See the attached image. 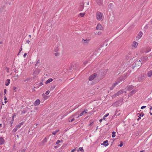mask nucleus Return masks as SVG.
Instances as JSON below:
<instances>
[{
  "instance_id": "26",
  "label": "nucleus",
  "mask_w": 152,
  "mask_h": 152,
  "mask_svg": "<svg viewBox=\"0 0 152 152\" xmlns=\"http://www.w3.org/2000/svg\"><path fill=\"white\" fill-rule=\"evenodd\" d=\"M85 12L83 13H80L79 14V15L81 17H83L85 16Z\"/></svg>"
},
{
  "instance_id": "37",
  "label": "nucleus",
  "mask_w": 152,
  "mask_h": 152,
  "mask_svg": "<svg viewBox=\"0 0 152 152\" xmlns=\"http://www.w3.org/2000/svg\"><path fill=\"white\" fill-rule=\"evenodd\" d=\"M151 51V49L149 48H148V50H147L145 52V53H148L149 51Z\"/></svg>"
},
{
  "instance_id": "40",
  "label": "nucleus",
  "mask_w": 152,
  "mask_h": 152,
  "mask_svg": "<svg viewBox=\"0 0 152 152\" xmlns=\"http://www.w3.org/2000/svg\"><path fill=\"white\" fill-rule=\"evenodd\" d=\"M117 113H115V115H116V116H119L120 115V113H118L117 114Z\"/></svg>"
},
{
  "instance_id": "11",
  "label": "nucleus",
  "mask_w": 152,
  "mask_h": 152,
  "mask_svg": "<svg viewBox=\"0 0 152 152\" xmlns=\"http://www.w3.org/2000/svg\"><path fill=\"white\" fill-rule=\"evenodd\" d=\"M40 102V100L38 99L34 103V105L35 106H37L39 105Z\"/></svg>"
},
{
  "instance_id": "25",
  "label": "nucleus",
  "mask_w": 152,
  "mask_h": 152,
  "mask_svg": "<svg viewBox=\"0 0 152 152\" xmlns=\"http://www.w3.org/2000/svg\"><path fill=\"white\" fill-rule=\"evenodd\" d=\"M109 115L108 113L106 114L103 117V119L104 120H105V118L108 116Z\"/></svg>"
},
{
  "instance_id": "36",
  "label": "nucleus",
  "mask_w": 152,
  "mask_h": 152,
  "mask_svg": "<svg viewBox=\"0 0 152 152\" xmlns=\"http://www.w3.org/2000/svg\"><path fill=\"white\" fill-rule=\"evenodd\" d=\"M113 5V4L112 3H110L108 6V7H112Z\"/></svg>"
},
{
  "instance_id": "12",
  "label": "nucleus",
  "mask_w": 152,
  "mask_h": 152,
  "mask_svg": "<svg viewBox=\"0 0 152 152\" xmlns=\"http://www.w3.org/2000/svg\"><path fill=\"white\" fill-rule=\"evenodd\" d=\"M102 28H103L102 25L99 23L98 24L97 26L96 27V29L102 30Z\"/></svg>"
},
{
  "instance_id": "56",
  "label": "nucleus",
  "mask_w": 152,
  "mask_h": 152,
  "mask_svg": "<svg viewBox=\"0 0 152 152\" xmlns=\"http://www.w3.org/2000/svg\"><path fill=\"white\" fill-rule=\"evenodd\" d=\"M139 117V118H138L137 119V121H139V120L140 119V118H140V117Z\"/></svg>"
},
{
  "instance_id": "28",
  "label": "nucleus",
  "mask_w": 152,
  "mask_h": 152,
  "mask_svg": "<svg viewBox=\"0 0 152 152\" xmlns=\"http://www.w3.org/2000/svg\"><path fill=\"white\" fill-rule=\"evenodd\" d=\"M115 132H112V137H114L115 136Z\"/></svg>"
},
{
  "instance_id": "39",
  "label": "nucleus",
  "mask_w": 152,
  "mask_h": 152,
  "mask_svg": "<svg viewBox=\"0 0 152 152\" xmlns=\"http://www.w3.org/2000/svg\"><path fill=\"white\" fill-rule=\"evenodd\" d=\"M17 89V88L15 87L14 86L13 88V90L15 91H16V89Z\"/></svg>"
},
{
  "instance_id": "10",
  "label": "nucleus",
  "mask_w": 152,
  "mask_h": 152,
  "mask_svg": "<svg viewBox=\"0 0 152 152\" xmlns=\"http://www.w3.org/2000/svg\"><path fill=\"white\" fill-rule=\"evenodd\" d=\"M120 83L119 81H118V82H116L112 86V87H110V89L111 90H112L119 83Z\"/></svg>"
},
{
  "instance_id": "21",
  "label": "nucleus",
  "mask_w": 152,
  "mask_h": 152,
  "mask_svg": "<svg viewBox=\"0 0 152 152\" xmlns=\"http://www.w3.org/2000/svg\"><path fill=\"white\" fill-rule=\"evenodd\" d=\"M53 80V79L52 78H50L48 79L47 80L45 83L46 84H48L49 83H50V82L52 81Z\"/></svg>"
},
{
  "instance_id": "13",
  "label": "nucleus",
  "mask_w": 152,
  "mask_h": 152,
  "mask_svg": "<svg viewBox=\"0 0 152 152\" xmlns=\"http://www.w3.org/2000/svg\"><path fill=\"white\" fill-rule=\"evenodd\" d=\"M96 2L99 5H101L102 4L103 0H96Z\"/></svg>"
},
{
  "instance_id": "33",
  "label": "nucleus",
  "mask_w": 152,
  "mask_h": 152,
  "mask_svg": "<svg viewBox=\"0 0 152 152\" xmlns=\"http://www.w3.org/2000/svg\"><path fill=\"white\" fill-rule=\"evenodd\" d=\"M62 140L60 141V140H57V141H56V144H58V143H59L60 142H62Z\"/></svg>"
},
{
  "instance_id": "22",
  "label": "nucleus",
  "mask_w": 152,
  "mask_h": 152,
  "mask_svg": "<svg viewBox=\"0 0 152 152\" xmlns=\"http://www.w3.org/2000/svg\"><path fill=\"white\" fill-rule=\"evenodd\" d=\"M77 151L78 152H83L84 150L82 147H80Z\"/></svg>"
},
{
  "instance_id": "41",
  "label": "nucleus",
  "mask_w": 152,
  "mask_h": 152,
  "mask_svg": "<svg viewBox=\"0 0 152 152\" xmlns=\"http://www.w3.org/2000/svg\"><path fill=\"white\" fill-rule=\"evenodd\" d=\"M97 34L98 35H100L101 34L102 32H100V31H99V32H98Z\"/></svg>"
},
{
  "instance_id": "55",
  "label": "nucleus",
  "mask_w": 152,
  "mask_h": 152,
  "mask_svg": "<svg viewBox=\"0 0 152 152\" xmlns=\"http://www.w3.org/2000/svg\"><path fill=\"white\" fill-rule=\"evenodd\" d=\"M102 119H100L99 121L101 122L102 121Z\"/></svg>"
},
{
  "instance_id": "47",
  "label": "nucleus",
  "mask_w": 152,
  "mask_h": 152,
  "mask_svg": "<svg viewBox=\"0 0 152 152\" xmlns=\"http://www.w3.org/2000/svg\"><path fill=\"white\" fill-rule=\"evenodd\" d=\"M27 55V54L26 53H25L23 55V57H24L25 58L26 57V56Z\"/></svg>"
},
{
  "instance_id": "1",
  "label": "nucleus",
  "mask_w": 152,
  "mask_h": 152,
  "mask_svg": "<svg viewBox=\"0 0 152 152\" xmlns=\"http://www.w3.org/2000/svg\"><path fill=\"white\" fill-rule=\"evenodd\" d=\"M96 19L98 20L102 21L104 19V16L103 13L99 12H97L96 14Z\"/></svg>"
},
{
  "instance_id": "58",
  "label": "nucleus",
  "mask_w": 152,
  "mask_h": 152,
  "mask_svg": "<svg viewBox=\"0 0 152 152\" xmlns=\"http://www.w3.org/2000/svg\"><path fill=\"white\" fill-rule=\"evenodd\" d=\"M145 151L144 150H142L140 152H144Z\"/></svg>"
},
{
  "instance_id": "2",
  "label": "nucleus",
  "mask_w": 152,
  "mask_h": 152,
  "mask_svg": "<svg viewBox=\"0 0 152 152\" xmlns=\"http://www.w3.org/2000/svg\"><path fill=\"white\" fill-rule=\"evenodd\" d=\"M90 39H83L82 40V42L83 44L84 45L88 44L90 42Z\"/></svg>"
},
{
  "instance_id": "62",
  "label": "nucleus",
  "mask_w": 152,
  "mask_h": 152,
  "mask_svg": "<svg viewBox=\"0 0 152 152\" xmlns=\"http://www.w3.org/2000/svg\"><path fill=\"white\" fill-rule=\"evenodd\" d=\"M72 67H71V68L69 69L71 70L72 69Z\"/></svg>"
},
{
  "instance_id": "50",
  "label": "nucleus",
  "mask_w": 152,
  "mask_h": 152,
  "mask_svg": "<svg viewBox=\"0 0 152 152\" xmlns=\"http://www.w3.org/2000/svg\"><path fill=\"white\" fill-rule=\"evenodd\" d=\"M34 73H35L36 74H37L38 73H37V72L36 70H35L34 72Z\"/></svg>"
},
{
  "instance_id": "52",
  "label": "nucleus",
  "mask_w": 152,
  "mask_h": 152,
  "mask_svg": "<svg viewBox=\"0 0 152 152\" xmlns=\"http://www.w3.org/2000/svg\"><path fill=\"white\" fill-rule=\"evenodd\" d=\"M14 116H12V121H14Z\"/></svg>"
},
{
  "instance_id": "31",
  "label": "nucleus",
  "mask_w": 152,
  "mask_h": 152,
  "mask_svg": "<svg viewBox=\"0 0 152 152\" xmlns=\"http://www.w3.org/2000/svg\"><path fill=\"white\" fill-rule=\"evenodd\" d=\"M59 54H60L59 53H58V52L56 53H55V56H59Z\"/></svg>"
},
{
  "instance_id": "24",
  "label": "nucleus",
  "mask_w": 152,
  "mask_h": 152,
  "mask_svg": "<svg viewBox=\"0 0 152 152\" xmlns=\"http://www.w3.org/2000/svg\"><path fill=\"white\" fill-rule=\"evenodd\" d=\"M136 92V91L134 90H133L131 92L130 95L131 96H132Z\"/></svg>"
},
{
  "instance_id": "18",
  "label": "nucleus",
  "mask_w": 152,
  "mask_h": 152,
  "mask_svg": "<svg viewBox=\"0 0 152 152\" xmlns=\"http://www.w3.org/2000/svg\"><path fill=\"white\" fill-rule=\"evenodd\" d=\"M10 83V80L9 79H7L6 81L5 85L6 86H8L9 85Z\"/></svg>"
},
{
  "instance_id": "54",
  "label": "nucleus",
  "mask_w": 152,
  "mask_h": 152,
  "mask_svg": "<svg viewBox=\"0 0 152 152\" xmlns=\"http://www.w3.org/2000/svg\"><path fill=\"white\" fill-rule=\"evenodd\" d=\"M13 122V121H10V123H11V126H12V124Z\"/></svg>"
},
{
  "instance_id": "8",
  "label": "nucleus",
  "mask_w": 152,
  "mask_h": 152,
  "mask_svg": "<svg viewBox=\"0 0 152 152\" xmlns=\"http://www.w3.org/2000/svg\"><path fill=\"white\" fill-rule=\"evenodd\" d=\"M123 93V91L122 90H121L119 91L117 93L115 94L113 96L115 97L118 96H119L121 95V94H122Z\"/></svg>"
},
{
  "instance_id": "59",
  "label": "nucleus",
  "mask_w": 152,
  "mask_h": 152,
  "mask_svg": "<svg viewBox=\"0 0 152 152\" xmlns=\"http://www.w3.org/2000/svg\"><path fill=\"white\" fill-rule=\"evenodd\" d=\"M7 99V98L5 97V98L4 99V100H6Z\"/></svg>"
},
{
  "instance_id": "9",
  "label": "nucleus",
  "mask_w": 152,
  "mask_h": 152,
  "mask_svg": "<svg viewBox=\"0 0 152 152\" xmlns=\"http://www.w3.org/2000/svg\"><path fill=\"white\" fill-rule=\"evenodd\" d=\"M138 45V43L135 41H133L132 44V46L134 48H137Z\"/></svg>"
},
{
  "instance_id": "51",
  "label": "nucleus",
  "mask_w": 152,
  "mask_h": 152,
  "mask_svg": "<svg viewBox=\"0 0 152 152\" xmlns=\"http://www.w3.org/2000/svg\"><path fill=\"white\" fill-rule=\"evenodd\" d=\"M43 85V83H42V82H41L40 83L39 86H42V85Z\"/></svg>"
},
{
  "instance_id": "42",
  "label": "nucleus",
  "mask_w": 152,
  "mask_h": 152,
  "mask_svg": "<svg viewBox=\"0 0 152 152\" xmlns=\"http://www.w3.org/2000/svg\"><path fill=\"white\" fill-rule=\"evenodd\" d=\"M146 107V106H142L141 108V109H144V108H145Z\"/></svg>"
},
{
  "instance_id": "4",
  "label": "nucleus",
  "mask_w": 152,
  "mask_h": 152,
  "mask_svg": "<svg viewBox=\"0 0 152 152\" xmlns=\"http://www.w3.org/2000/svg\"><path fill=\"white\" fill-rule=\"evenodd\" d=\"M135 66H141L142 63L140 60L136 61L135 62Z\"/></svg>"
},
{
  "instance_id": "3",
  "label": "nucleus",
  "mask_w": 152,
  "mask_h": 152,
  "mask_svg": "<svg viewBox=\"0 0 152 152\" xmlns=\"http://www.w3.org/2000/svg\"><path fill=\"white\" fill-rule=\"evenodd\" d=\"M97 74L96 73H94L92 75L89 76V80L90 81H91L93 80L96 76Z\"/></svg>"
},
{
  "instance_id": "30",
  "label": "nucleus",
  "mask_w": 152,
  "mask_h": 152,
  "mask_svg": "<svg viewBox=\"0 0 152 152\" xmlns=\"http://www.w3.org/2000/svg\"><path fill=\"white\" fill-rule=\"evenodd\" d=\"M55 86H51V87L50 88V90L51 91L53 90L54 89V88H55Z\"/></svg>"
},
{
  "instance_id": "20",
  "label": "nucleus",
  "mask_w": 152,
  "mask_h": 152,
  "mask_svg": "<svg viewBox=\"0 0 152 152\" xmlns=\"http://www.w3.org/2000/svg\"><path fill=\"white\" fill-rule=\"evenodd\" d=\"M103 144L105 146H107L108 145V141L106 140L103 142Z\"/></svg>"
},
{
  "instance_id": "5",
  "label": "nucleus",
  "mask_w": 152,
  "mask_h": 152,
  "mask_svg": "<svg viewBox=\"0 0 152 152\" xmlns=\"http://www.w3.org/2000/svg\"><path fill=\"white\" fill-rule=\"evenodd\" d=\"M142 33L141 32H140L138 35L136 37V40L137 41L139 40L140 38L142 37Z\"/></svg>"
},
{
  "instance_id": "44",
  "label": "nucleus",
  "mask_w": 152,
  "mask_h": 152,
  "mask_svg": "<svg viewBox=\"0 0 152 152\" xmlns=\"http://www.w3.org/2000/svg\"><path fill=\"white\" fill-rule=\"evenodd\" d=\"M26 111L25 110H23V111L22 112V113H26Z\"/></svg>"
},
{
  "instance_id": "48",
  "label": "nucleus",
  "mask_w": 152,
  "mask_h": 152,
  "mask_svg": "<svg viewBox=\"0 0 152 152\" xmlns=\"http://www.w3.org/2000/svg\"><path fill=\"white\" fill-rule=\"evenodd\" d=\"M7 92V90L6 89H4V92L5 94H6Z\"/></svg>"
},
{
  "instance_id": "46",
  "label": "nucleus",
  "mask_w": 152,
  "mask_h": 152,
  "mask_svg": "<svg viewBox=\"0 0 152 152\" xmlns=\"http://www.w3.org/2000/svg\"><path fill=\"white\" fill-rule=\"evenodd\" d=\"M76 150V148L72 150L71 152H74V151H75Z\"/></svg>"
},
{
  "instance_id": "15",
  "label": "nucleus",
  "mask_w": 152,
  "mask_h": 152,
  "mask_svg": "<svg viewBox=\"0 0 152 152\" xmlns=\"http://www.w3.org/2000/svg\"><path fill=\"white\" fill-rule=\"evenodd\" d=\"M4 142V140L2 137H0V145L3 144Z\"/></svg>"
},
{
  "instance_id": "17",
  "label": "nucleus",
  "mask_w": 152,
  "mask_h": 152,
  "mask_svg": "<svg viewBox=\"0 0 152 152\" xmlns=\"http://www.w3.org/2000/svg\"><path fill=\"white\" fill-rule=\"evenodd\" d=\"M152 75V71L150 70L147 73V76L149 77H150Z\"/></svg>"
},
{
  "instance_id": "38",
  "label": "nucleus",
  "mask_w": 152,
  "mask_h": 152,
  "mask_svg": "<svg viewBox=\"0 0 152 152\" xmlns=\"http://www.w3.org/2000/svg\"><path fill=\"white\" fill-rule=\"evenodd\" d=\"M49 93H50V91H49V90H48V91H46V93H45V94H47V95H48V94H49Z\"/></svg>"
},
{
  "instance_id": "14",
  "label": "nucleus",
  "mask_w": 152,
  "mask_h": 152,
  "mask_svg": "<svg viewBox=\"0 0 152 152\" xmlns=\"http://www.w3.org/2000/svg\"><path fill=\"white\" fill-rule=\"evenodd\" d=\"M41 64L42 62L39 60H38L36 63L35 65L36 66H39L41 65Z\"/></svg>"
},
{
  "instance_id": "27",
  "label": "nucleus",
  "mask_w": 152,
  "mask_h": 152,
  "mask_svg": "<svg viewBox=\"0 0 152 152\" xmlns=\"http://www.w3.org/2000/svg\"><path fill=\"white\" fill-rule=\"evenodd\" d=\"M18 130V129L15 127V128L12 130V132H15Z\"/></svg>"
},
{
  "instance_id": "16",
  "label": "nucleus",
  "mask_w": 152,
  "mask_h": 152,
  "mask_svg": "<svg viewBox=\"0 0 152 152\" xmlns=\"http://www.w3.org/2000/svg\"><path fill=\"white\" fill-rule=\"evenodd\" d=\"M88 111L87 110H86L83 111L80 115V116H81L83 115H84L85 114L87 113L86 111Z\"/></svg>"
},
{
  "instance_id": "53",
  "label": "nucleus",
  "mask_w": 152,
  "mask_h": 152,
  "mask_svg": "<svg viewBox=\"0 0 152 152\" xmlns=\"http://www.w3.org/2000/svg\"><path fill=\"white\" fill-rule=\"evenodd\" d=\"M6 69H7V72H9V68H6Z\"/></svg>"
},
{
  "instance_id": "6",
  "label": "nucleus",
  "mask_w": 152,
  "mask_h": 152,
  "mask_svg": "<svg viewBox=\"0 0 152 152\" xmlns=\"http://www.w3.org/2000/svg\"><path fill=\"white\" fill-rule=\"evenodd\" d=\"M134 86L132 85H130L127 86L126 88V90L129 91H130L133 89Z\"/></svg>"
},
{
  "instance_id": "43",
  "label": "nucleus",
  "mask_w": 152,
  "mask_h": 152,
  "mask_svg": "<svg viewBox=\"0 0 152 152\" xmlns=\"http://www.w3.org/2000/svg\"><path fill=\"white\" fill-rule=\"evenodd\" d=\"M30 42V41L29 40H27L26 41V43H27L28 44H29Z\"/></svg>"
},
{
  "instance_id": "19",
  "label": "nucleus",
  "mask_w": 152,
  "mask_h": 152,
  "mask_svg": "<svg viewBox=\"0 0 152 152\" xmlns=\"http://www.w3.org/2000/svg\"><path fill=\"white\" fill-rule=\"evenodd\" d=\"M23 122H22V123H19L18 125H17L15 127L18 129H19V128H20L21 125H23Z\"/></svg>"
},
{
  "instance_id": "34",
  "label": "nucleus",
  "mask_w": 152,
  "mask_h": 152,
  "mask_svg": "<svg viewBox=\"0 0 152 152\" xmlns=\"http://www.w3.org/2000/svg\"><path fill=\"white\" fill-rule=\"evenodd\" d=\"M123 145V142H121L120 144L119 145V146H120V147H121Z\"/></svg>"
},
{
  "instance_id": "49",
  "label": "nucleus",
  "mask_w": 152,
  "mask_h": 152,
  "mask_svg": "<svg viewBox=\"0 0 152 152\" xmlns=\"http://www.w3.org/2000/svg\"><path fill=\"white\" fill-rule=\"evenodd\" d=\"M22 50V48H21L20 49V50H19V53H18V54L19 53H20V52Z\"/></svg>"
},
{
  "instance_id": "61",
  "label": "nucleus",
  "mask_w": 152,
  "mask_h": 152,
  "mask_svg": "<svg viewBox=\"0 0 152 152\" xmlns=\"http://www.w3.org/2000/svg\"><path fill=\"white\" fill-rule=\"evenodd\" d=\"M2 126V124H0V127H1Z\"/></svg>"
},
{
  "instance_id": "29",
  "label": "nucleus",
  "mask_w": 152,
  "mask_h": 152,
  "mask_svg": "<svg viewBox=\"0 0 152 152\" xmlns=\"http://www.w3.org/2000/svg\"><path fill=\"white\" fill-rule=\"evenodd\" d=\"M58 131H59V130H57L53 132H52V134L53 135H55Z\"/></svg>"
},
{
  "instance_id": "32",
  "label": "nucleus",
  "mask_w": 152,
  "mask_h": 152,
  "mask_svg": "<svg viewBox=\"0 0 152 152\" xmlns=\"http://www.w3.org/2000/svg\"><path fill=\"white\" fill-rule=\"evenodd\" d=\"M144 115V113H140V115H139L138 116V117H140L141 118V116H143Z\"/></svg>"
},
{
  "instance_id": "23",
  "label": "nucleus",
  "mask_w": 152,
  "mask_h": 152,
  "mask_svg": "<svg viewBox=\"0 0 152 152\" xmlns=\"http://www.w3.org/2000/svg\"><path fill=\"white\" fill-rule=\"evenodd\" d=\"M142 60L143 61H146L148 59V57L146 56L142 57Z\"/></svg>"
},
{
  "instance_id": "60",
  "label": "nucleus",
  "mask_w": 152,
  "mask_h": 152,
  "mask_svg": "<svg viewBox=\"0 0 152 152\" xmlns=\"http://www.w3.org/2000/svg\"><path fill=\"white\" fill-rule=\"evenodd\" d=\"M43 96H46V97H47V96H46L44 94H42Z\"/></svg>"
},
{
  "instance_id": "45",
  "label": "nucleus",
  "mask_w": 152,
  "mask_h": 152,
  "mask_svg": "<svg viewBox=\"0 0 152 152\" xmlns=\"http://www.w3.org/2000/svg\"><path fill=\"white\" fill-rule=\"evenodd\" d=\"M75 120L74 118H73L71 120V121H69V122H72L74 120Z\"/></svg>"
},
{
  "instance_id": "7",
  "label": "nucleus",
  "mask_w": 152,
  "mask_h": 152,
  "mask_svg": "<svg viewBox=\"0 0 152 152\" xmlns=\"http://www.w3.org/2000/svg\"><path fill=\"white\" fill-rule=\"evenodd\" d=\"M145 79V76L144 75H141L139 76L138 77V80L140 81L144 80Z\"/></svg>"
},
{
  "instance_id": "63",
  "label": "nucleus",
  "mask_w": 152,
  "mask_h": 152,
  "mask_svg": "<svg viewBox=\"0 0 152 152\" xmlns=\"http://www.w3.org/2000/svg\"><path fill=\"white\" fill-rule=\"evenodd\" d=\"M152 110V106L151 107L150 109V110Z\"/></svg>"
},
{
  "instance_id": "35",
  "label": "nucleus",
  "mask_w": 152,
  "mask_h": 152,
  "mask_svg": "<svg viewBox=\"0 0 152 152\" xmlns=\"http://www.w3.org/2000/svg\"><path fill=\"white\" fill-rule=\"evenodd\" d=\"M30 79V78H27L26 80H25L24 81V82H26V81L29 80Z\"/></svg>"
},
{
  "instance_id": "64",
  "label": "nucleus",
  "mask_w": 152,
  "mask_h": 152,
  "mask_svg": "<svg viewBox=\"0 0 152 152\" xmlns=\"http://www.w3.org/2000/svg\"><path fill=\"white\" fill-rule=\"evenodd\" d=\"M150 115H152V113L151 112H150Z\"/></svg>"
},
{
  "instance_id": "57",
  "label": "nucleus",
  "mask_w": 152,
  "mask_h": 152,
  "mask_svg": "<svg viewBox=\"0 0 152 152\" xmlns=\"http://www.w3.org/2000/svg\"><path fill=\"white\" fill-rule=\"evenodd\" d=\"M16 137L17 138H19V136L18 135H17Z\"/></svg>"
}]
</instances>
